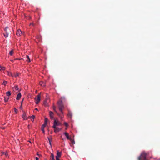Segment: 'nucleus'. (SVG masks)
Returning a JSON list of instances; mask_svg holds the SVG:
<instances>
[{"label":"nucleus","mask_w":160,"mask_h":160,"mask_svg":"<svg viewBox=\"0 0 160 160\" xmlns=\"http://www.w3.org/2000/svg\"><path fill=\"white\" fill-rule=\"evenodd\" d=\"M68 117H69V118H71L72 117V113L70 112H68Z\"/></svg>","instance_id":"obj_16"},{"label":"nucleus","mask_w":160,"mask_h":160,"mask_svg":"<svg viewBox=\"0 0 160 160\" xmlns=\"http://www.w3.org/2000/svg\"><path fill=\"white\" fill-rule=\"evenodd\" d=\"M35 103L36 104H38V103L39 102H40V94H38L37 96V97H36L35 98Z\"/></svg>","instance_id":"obj_5"},{"label":"nucleus","mask_w":160,"mask_h":160,"mask_svg":"<svg viewBox=\"0 0 160 160\" xmlns=\"http://www.w3.org/2000/svg\"><path fill=\"white\" fill-rule=\"evenodd\" d=\"M49 113L50 117L52 119H53L54 118V117H53L54 114H53V112L52 111H50L49 112Z\"/></svg>","instance_id":"obj_10"},{"label":"nucleus","mask_w":160,"mask_h":160,"mask_svg":"<svg viewBox=\"0 0 160 160\" xmlns=\"http://www.w3.org/2000/svg\"><path fill=\"white\" fill-rule=\"evenodd\" d=\"M146 154L144 152H142L140 156L139 157V160H146Z\"/></svg>","instance_id":"obj_4"},{"label":"nucleus","mask_w":160,"mask_h":160,"mask_svg":"<svg viewBox=\"0 0 160 160\" xmlns=\"http://www.w3.org/2000/svg\"><path fill=\"white\" fill-rule=\"evenodd\" d=\"M61 125L62 123L60 122L55 119L54 120L52 127L54 129V131L55 133L58 132L61 130V128L57 127L58 126H61Z\"/></svg>","instance_id":"obj_1"},{"label":"nucleus","mask_w":160,"mask_h":160,"mask_svg":"<svg viewBox=\"0 0 160 160\" xmlns=\"http://www.w3.org/2000/svg\"><path fill=\"white\" fill-rule=\"evenodd\" d=\"M5 70V68L4 67H2V70Z\"/></svg>","instance_id":"obj_31"},{"label":"nucleus","mask_w":160,"mask_h":160,"mask_svg":"<svg viewBox=\"0 0 160 160\" xmlns=\"http://www.w3.org/2000/svg\"><path fill=\"white\" fill-rule=\"evenodd\" d=\"M35 159H36V160H39V158L38 157H36L35 158Z\"/></svg>","instance_id":"obj_30"},{"label":"nucleus","mask_w":160,"mask_h":160,"mask_svg":"<svg viewBox=\"0 0 160 160\" xmlns=\"http://www.w3.org/2000/svg\"><path fill=\"white\" fill-rule=\"evenodd\" d=\"M64 124L65 125L66 127H68V123L67 122H64Z\"/></svg>","instance_id":"obj_25"},{"label":"nucleus","mask_w":160,"mask_h":160,"mask_svg":"<svg viewBox=\"0 0 160 160\" xmlns=\"http://www.w3.org/2000/svg\"><path fill=\"white\" fill-rule=\"evenodd\" d=\"M63 134L68 139H69L70 140V141H72V139L71 138V136H69V134L67 132H65L63 133Z\"/></svg>","instance_id":"obj_6"},{"label":"nucleus","mask_w":160,"mask_h":160,"mask_svg":"<svg viewBox=\"0 0 160 160\" xmlns=\"http://www.w3.org/2000/svg\"><path fill=\"white\" fill-rule=\"evenodd\" d=\"M26 57L27 59L26 61L28 62H30V60L29 56L28 55H27Z\"/></svg>","instance_id":"obj_19"},{"label":"nucleus","mask_w":160,"mask_h":160,"mask_svg":"<svg viewBox=\"0 0 160 160\" xmlns=\"http://www.w3.org/2000/svg\"><path fill=\"white\" fill-rule=\"evenodd\" d=\"M22 118L24 120H27V119L26 113H24L23 114L22 116Z\"/></svg>","instance_id":"obj_13"},{"label":"nucleus","mask_w":160,"mask_h":160,"mask_svg":"<svg viewBox=\"0 0 160 160\" xmlns=\"http://www.w3.org/2000/svg\"><path fill=\"white\" fill-rule=\"evenodd\" d=\"M53 109L54 110V111L56 112L57 114H58V112H57V111L56 110V107L54 106H53Z\"/></svg>","instance_id":"obj_21"},{"label":"nucleus","mask_w":160,"mask_h":160,"mask_svg":"<svg viewBox=\"0 0 160 160\" xmlns=\"http://www.w3.org/2000/svg\"><path fill=\"white\" fill-rule=\"evenodd\" d=\"M18 76V74H17L16 75H15V77H17V76Z\"/></svg>","instance_id":"obj_32"},{"label":"nucleus","mask_w":160,"mask_h":160,"mask_svg":"<svg viewBox=\"0 0 160 160\" xmlns=\"http://www.w3.org/2000/svg\"><path fill=\"white\" fill-rule=\"evenodd\" d=\"M5 155V156L7 157L8 156V154L7 152H3L1 153V155Z\"/></svg>","instance_id":"obj_17"},{"label":"nucleus","mask_w":160,"mask_h":160,"mask_svg":"<svg viewBox=\"0 0 160 160\" xmlns=\"http://www.w3.org/2000/svg\"><path fill=\"white\" fill-rule=\"evenodd\" d=\"M51 160H55L54 156L53 153H51Z\"/></svg>","instance_id":"obj_15"},{"label":"nucleus","mask_w":160,"mask_h":160,"mask_svg":"<svg viewBox=\"0 0 160 160\" xmlns=\"http://www.w3.org/2000/svg\"><path fill=\"white\" fill-rule=\"evenodd\" d=\"M8 35L7 32L6 34H4V36L5 38H7L8 36Z\"/></svg>","instance_id":"obj_24"},{"label":"nucleus","mask_w":160,"mask_h":160,"mask_svg":"<svg viewBox=\"0 0 160 160\" xmlns=\"http://www.w3.org/2000/svg\"><path fill=\"white\" fill-rule=\"evenodd\" d=\"M48 139L49 141V143H50V144L51 146V140H52V138H48Z\"/></svg>","instance_id":"obj_22"},{"label":"nucleus","mask_w":160,"mask_h":160,"mask_svg":"<svg viewBox=\"0 0 160 160\" xmlns=\"http://www.w3.org/2000/svg\"><path fill=\"white\" fill-rule=\"evenodd\" d=\"M62 155V152H60L58 150L57 151V155L56 156V158H60Z\"/></svg>","instance_id":"obj_8"},{"label":"nucleus","mask_w":160,"mask_h":160,"mask_svg":"<svg viewBox=\"0 0 160 160\" xmlns=\"http://www.w3.org/2000/svg\"><path fill=\"white\" fill-rule=\"evenodd\" d=\"M58 108L61 112L63 114L62 109L64 108V105L62 100H59L58 102Z\"/></svg>","instance_id":"obj_2"},{"label":"nucleus","mask_w":160,"mask_h":160,"mask_svg":"<svg viewBox=\"0 0 160 160\" xmlns=\"http://www.w3.org/2000/svg\"><path fill=\"white\" fill-rule=\"evenodd\" d=\"M14 111L16 113H17V110L15 108H14Z\"/></svg>","instance_id":"obj_29"},{"label":"nucleus","mask_w":160,"mask_h":160,"mask_svg":"<svg viewBox=\"0 0 160 160\" xmlns=\"http://www.w3.org/2000/svg\"><path fill=\"white\" fill-rule=\"evenodd\" d=\"M7 97H4V101L5 102H7L9 99L8 96L10 95V91H8L7 92Z\"/></svg>","instance_id":"obj_7"},{"label":"nucleus","mask_w":160,"mask_h":160,"mask_svg":"<svg viewBox=\"0 0 160 160\" xmlns=\"http://www.w3.org/2000/svg\"><path fill=\"white\" fill-rule=\"evenodd\" d=\"M22 34V32L20 30L18 29L17 30L16 33V34L17 36H20L21 34Z\"/></svg>","instance_id":"obj_9"},{"label":"nucleus","mask_w":160,"mask_h":160,"mask_svg":"<svg viewBox=\"0 0 160 160\" xmlns=\"http://www.w3.org/2000/svg\"><path fill=\"white\" fill-rule=\"evenodd\" d=\"M62 139L63 140H64V139H65L64 138H63V137H62Z\"/></svg>","instance_id":"obj_37"},{"label":"nucleus","mask_w":160,"mask_h":160,"mask_svg":"<svg viewBox=\"0 0 160 160\" xmlns=\"http://www.w3.org/2000/svg\"><path fill=\"white\" fill-rule=\"evenodd\" d=\"M8 28V27H6L4 29V30L6 32H7V29Z\"/></svg>","instance_id":"obj_27"},{"label":"nucleus","mask_w":160,"mask_h":160,"mask_svg":"<svg viewBox=\"0 0 160 160\" xmlns=\"http://www.w3.org/2000/svg\"><path fill=\"white\" fill-rule=\"evenodd\" d=\"M21 107H22V105H21L20 108H21Z\"/></svg>","instance_id":"obj_42"},{"label":"nucleus","mask_w":160,"mask_h":160,"mask_svg":"<svg viewBox=\"0 0 160 160\" xmlns=\"http://www.w3.org/2000/svg\"><path fill=\"white\" fill-rule=\"evenodd\" d=\"M37 155L38 156H40V155L38 153H37Z\"/></svg>","instance_id":"obj_38"},{"label":"nucleus","mask_w":160,"mask_h":160,"mask_svg":"<svg viewBox=\"0 0 160 160\" xmlns=\"http://www.w3.org/2000/svg\"><path fill=\"white\" fill-rule=\"evenodd\" d=\"M67 128H68V127H66L65 128V129H66V130H67Z\"/></svg>","instance_id":"obj_40"},{"label":"nucleus","mask_w":160,"mask_h":160,"mask_svg":"<svg viewBox=\"0 0 160 160\" xmlns=\"http://www.w3.org/2000/svg\"><path fill=\"white\" fill-rule=\"evenodd\" d=\"M71 141L72 142V143L73 144H74V143H75V141H74V140H73V139H72V141Z\"/></svg>","instance_id":"obj_26"},{"label":"nucleus","mask_w":160,"mask_h":160,"mask_svg":"<svg viewBox=\"0 0 160 160\" xmlns=\"http://www.w3.org/2000/svg\"><path fill=\"white\" fill-rule=\"evenodd\" d=\"M33 25V23H31L30 24V25Z\"/></svg>","instance_id":"obj_34"},{"label":"nucleus","mask_w":160,"mask_h":160,"mask_svg":"<svg viewBox=\"0 0 160 160\" xmlns=\"http://www.w3.org/2000/svg\"><path fill=\"white\" fill-rule=\"evenodd\" d=\"M35 110H37V111H38V109L37 108H36L35 109Z\"/></svg>","instance_id":"obj_39"},{"label":"nucleus","mask_w":160,"mask_h":160,"mask_svg":"<svg viewBox=\"0 0 160 160\" xmlns=\"http://www.w3.org/2000/svg\"><path fill=\"white\" fill-rule=\"evenodd\" d=\"M61 113V114H61V115H59V114H58V116H59V117H60V118H61V119H62L63 118V114H62V113Z\"/></svg>","instance_id":"obj_20"},{"label":"nucleus","mask_w":160,"mask_h":160,"mask_svg":"<svg viewBox=\"0 0 160 160\" xmlns=\"http://www.w3.org/2000/svg\"><path fill=\"white\" fill-rule=\"evenodd\" d=\"M59 158H56V160H59Z\"/></svg>","instance_id":"obj_35"},{"label":"nucleus","mask_w":160,"mask_h":160,"mask_svg":"<svg viewBox=\"0 0 160 160\" xmlns=\"http://www.w3.org/2000/svg\"><path fill=\"white\" fill-rule=\"evenodd\" d=\"M13 54V52L12 50L11 51V56Z\"/></svg>","instance_id":"obj_28"},{"label":"nucleus","mask_w":160,"mask_h":160,"mask_svg":"<svg viewBox=\"0 0 160 160\" xmlns=\"http://www.w3.org/2000/svg\"><path fill=\"white\" fill-rule=\"evenodd\" d=\"M2 70V67L1 66H0V70Z\"/></svg>","instance_id":"obj_33"},{"label":"nucleus","mask_w":160,"mask_h":160,"mask_svg":"<svg viewBox=\"0 0 160 160\" xmlns=\"http://www.w3.org/2000/svg\"><path fill=\"white\" fill-rule=\"evenodd\" d=\"M31 120L32 121H33L34 120V119L35 118V116L34 115H33L32 116L30 117Z\"/></svg>","instance_id":"obj_18"},{"label":"nucleus","mask_w":160,"mask_h":160,"mask_svg":"<svg viewBox=\"0 0 160 160\" xmlns=\"http://www.w3.org/2000/svg\"><path fill=\"white\" fill-rule=\"evenodd\" d=\"M28 142H30L31 143V142L30 141H28Z\"/></svg>","instance_id":"obj_41"},{"label":"nucleus","mask_w":160,"mask_h":160,"mask_svg":"<svg viewBox=\"0 0 160 160\" xmlns=\"http://www.w3.org/2000/svg\"><path fill=\"white\" fill-rule=\"evenodd\" d=\"M7 83V82L6 81H4L3 82L2 84L4 86H5Z\"/></svg>","instance_id":"obj_23"},{"label":"nucleus","mask_w":160,"mask_h":160,"mask_svg":"<svg viewBox=\"0 0 160 160\" xmlns=\"http://www.w3.org/2000/svg\"><path fill=\"white\" fill-rule=\"evenodd\" d=\"M23 99L22 100V101L21 103V105H22V102H23Z\"/></svg>","instance_id":"obj_36"},{"label":"nucleus","mask_w":160,"mask_h":160,"mask_svg":"<svg viewBox=\"0 0 160 160\" xmlns=\"http://www.w3.org/2000/svg\"><path fill=\"white\" fill-rule=\"evenodd\" d=\"M13 91L14 92L18 90V86H15L13 88Z\"/></svg>","instance_id":"obj_12"},{"label":"nucleus","mask_w":160,"mask_h":160,"mask_svg":"<svg viewBox=\"0 0 160 160\" xmlns=\"http://www.w3.org/2000/svg\"><path fill=\"white\" fill-rule=\"evenodd\" d=\"M39 84L41 86L43 87L45 86V83L42 81H40L39 82Z\"/></svg>","instance_id":"obj_14"},{"label":"nucleus","mask_w":160,"mask_h":160,"mask_svg":"<svg viewBox=\"0 0 160 160\" xmlns=\"http://www.w3.org/2000/svg\"><path fill=\"white\" fill-rule=\"evenodd\" d=\"M48 121V118H45V119L44 123V124H43L41 128V130L42 131L43 133L44 134H45V130H44V128L46 126L47 124V122Z\"/></svg>","instance_id":"obj_3"},{"label":"nucleus","mask_w":160,"mask_h":160,"mask_svg":"<svg viewBox=\"0 0 160 160\" xmlns=\"http://www.w3.org/2000/svg\"><path fill=\"white\" fill-rule=\"evenodd\" d=\"M22 95L20 92H19L17 95L16 97V99L17 100H19L20 99Z\"/></svg>","instance_id":"obj_11"}]
</instances>
